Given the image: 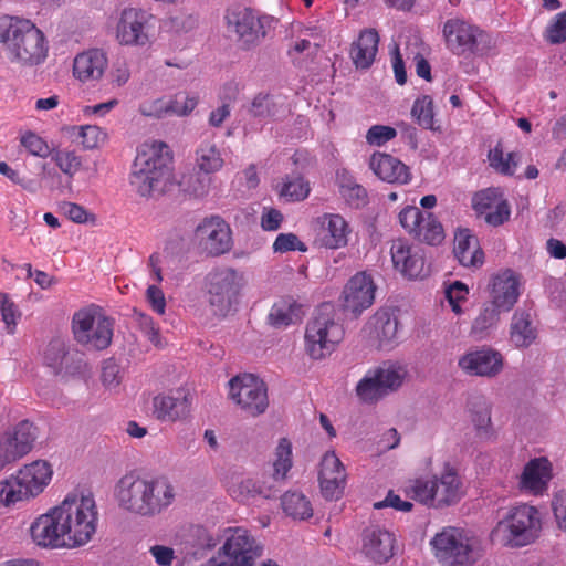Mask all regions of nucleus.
<instances>
[{
	"instance_id": "1",
	"label": "nucleus",
	"mask_w": 566,
	"mask_h": 566,
	"mask_svg": "<svg viewBox=\"0 0 566 566\" xmlns=\"http://www.w3.org/2000/svg\"><path fill=\"white\" fill-rule=\"evenodd\" d=\"M122 509L140 516L151 517L168 509L176 492L165 475H138L129 473L120 478L115 488Z\"/></svg>"
},
{
	"instance_id": "2",
	"label": "nucleus",
	"mask_w": 566,
	"mask_h": 566,
	"mask_svg": "<svg viewBox=\"0 0 566 566\" xmlns=\"http://www.w3.org/2000/svg\"><path fill=\"white\" fill-rule=\"evenodd\" d=\"M172 159L166 143L154 140L143 144L132 166V188L142 197L163 193L172 181Z\"/></svg>"
},
{
	"instance_id": "3",
	"label": "nucleus",
	"mask_w": 566,
	"mask_h": 566,
	"mask_svg": "<svg viewBox=\"0 0 566 566\" xmlns=\"http://www.w3.org/2000/svg\"><path fill=\"white\" fill-rule=\"evenodd\" d=\"M0 42L9 54L8 59L21 66H38L48 57L45 35L30 20L11 18L9 24L1 28Z\"/></svg>"
},
{
	"instance_id": "4",
	"label": "nucleus",
	"mask_w": 566,
	"mask_h": 566,
	"mask_svg": "<svg viewBox=\"0 0 566 566\" xmlns=\"http://www.w3.org/2000/svg\"><path fill=\"white\" fill-rule=\"evenodd\" d=\"M69 548L86 545L97 530L98 511L94 496L72 493L56 506Z\"/></svg>"
},
{
	"instance_id": "5",
	"label": "nucleus",
	"mask_w": 566,
	"mask_h": 566,
	"mask_svg": "<svg viewBox=\"0 0 566 566\" xmlns=\"http://www.w3.org/2000/svg\"><path fill=\"white\" fill-rule=\"evenodd\" d=\"M52 475L53 470L44 460L23 465L15 474L0 482V502L11 506L36 497L49 485Z\"/></svg>"
},
{
	"instance_id": "6",
	"label": "nucleus",
	"mask_w": 566,
	"mask_h": 566,
	"mask_svg": "<svg viewBox=\"0 0 566 566\" xmlns=\"http://www.w3.org/2000/svg\"><path fill=\"white\" fill-rule=\"evenodd\" d=\"M344 336L345 329L335 318L333 306L323 304L306 325L305 352L314 360L324 359L335 352Z\"/></svg>"
},
{
	"instance_id": "7",
	"label": "nucleus",
	"mask_w": 566,
	"mask_h": 566,
	"mask_svg": "<svg viewBox=\"0 0 566 566\" xmlns=\"http://www.w3.org/2000/svg\"><path fill=\"white\" fill-rule=\"evenodd\" d=\"M541 531V517L536 507L521 504L512 507L507 515L497 522L491 536L512 547H522L532 543Z\"/></svg>"
},
{
	"instance_id": "8",
	"label": "nucleus",
	"mask_w": 566,
	"mask_h": 566,
	"mask_svg": "<svg viewBox=\"0 0 566 566\" xmlns=\"http://www.w3.org/2000/svg\"><path fill=\"white\" fill-rule=\"evenodd\" d=\"M447 48L455 55L485 57L493 53L492 36L461 19H449L443 25Z\"/></svg>"
},
{
	"instance_id": "9",
	"label": "nucleus",
	"mask_w": 566,
	"mask_h": 566,
	"mask_svg": "<svg viewBox=\"0 0 566 566\" xmlns=\"http://www.w3.org/2000/svg\"><path fill=\"white\" fill-rule=\"evenodd\" d=\"M474 539L463 528L447 526L430 541L441 566H473L476 562Z\"/></svg>"
},
{
	"instance_id": "10",
	"label": "nucleus",
	"mask_w": 566,
	"mask_h": 566,
	"mask_svg": "<svg viewBox=\"0 0 566 566\" xmlns=\"http://www.w3.org/2000/svg\"><path fill=\"white\" fill-rule=\"evenodd\" d=\"M72 333L80 345L103 350L112 343L113 322L97 306L91 305L73 314Z\"/></svg>"
},
{
	"instance_id": "11",
	"label": "nucleus",
	"mask_w": 566,
	"mask_h": 566,
	"mask_svg": "<svg viewBox=\"0 0 566 566\" xmlns=\"http://www.w3.org/2000/svg\"><path fill=\"white\" fill-rule=\"evenodd\" d=\"M229 398L245 415L256 417L269 407L268 387L258 376L249 373L232 377L229 382Z\"/></svg>"
},
{
	"instance_id": "12",
	"label": "nucleus",
	"mask_w": 566,
	"mask_h": 566,
	"mask_svg": "<svg viewBox=\"0 0 566 566\" xmlns=\"http://www.w3.org/2000/svg\"><path fill=\"white\" fill-rule=\"evenodd\" d=\"M155 17L136 7L124 8L116 18L115 39L124 46L143 48L150 43Z\"/></svg>"
},
{
	"instance_id": "13",
	"label": "nucleus",
	"mask_w": 566,
	"mask_h": 566,
	"mask_svg": "<svg viewBox=\"0 0 566 566\" xmlns=\"http://www.w3.org/2000/svg\"><path fill=\"white\" fill-rule=\"evenodd\" d=\"M224 19L228 29L237 34L238 41L247 49L259 44L273 23L272 17L258 14L247 7L228 9Z\"/></svg>"
},
{
	"instance_id": "14",
	"label": "nucleus",
	"mask_w": 566,
	"mask_h": 566,
	"mask_svg": "<svg viewBox=\"0 0 566 566\" xmlns=\"http://www.w3.org/2000/svg\"><path fill=\"white\" fill-rule=\"evenodd\" d=\"M241 276L231 268L209 273L207 277L208 303L216 315L226 316L238 303Z\"/></svg>"
},
{
	"instance_id": "15",
	"label": "nucleus",
	"mask_w": 566,
	"mask_h": 566,
	"mask_svg": "<svg viewBox=\"0 0 566 566\" xmlns=\"http://www.w3.org/2000/svg\"><path fill=\"white\" fill-rule=\"evenodd\" d=\"M399 223L415 240L428 245L443 242L444 229L438 218L415 206L405 207L398 214Z\"/></svg>"
},
{
	"instance_id": "16",
	"label": "nucleus",
	"mask_w": 566,
	"mask_h": 566,
	"mask_svg": "<svg viewBox=\"0 0 566 566\" xmlns=\"http://www.w3.org/2000/svg\"><path fill=\"white\" fill-rule=\"evenodd\" d=\"M405 376V369L394 365L370 369L357 384L356 394L364 402H375L397 390L402 385Z\"/></svg>"
},
{
	"instance_id": "17",
	"label": "nucleus",
	"mask_w": 566,
	"mask_h": 566,
	"mask_svg": "<svg viewBox=\"0 0 566 566\" xmlns=\"http://www.w3.org/2000/svg\"><path fill=\"white\" fill-rule=\"evenodd\" d=\"M193 240L199 249L209 256L226 254L233 245L232 230L220 216L203 218L195 229Z\"/></svg>"
},
{
	"instance_id": "18",
	"label": "nucleus",
	"mask_w": 566,
	"mask_h": 566,
	"mask_svg": "<svg viewBox=\"0 0 566 566\" xmlns=\"http://www.w3.org/2000/svg\"><path fill=\"white\" fill-rule=\"evenodd\" d=\"M191 411L189 391L182 387L155 395L151 399V416L161 423L186 420Z\"/></svg>"
},
{
	"instance_id": "19",
	"label": "nucleus",
	"mask_w": 566,
	"mask_h": 566,
	"mask_svg": "<svg viewBox=\"0 0 566 566\" xmlns=\"http://www.w3.org/2000/svg\"><path fill=\"white\" fill-rule=\"evenodd\" d=\"M376 285L370 274L357 272L346 283L343 291V306L355 316L370 307L375 301Z\"/></svg>"
},
{
	"instance_id": "20",
	"label": "nucleus",
	"mask_w": 566,
	"mask_h": 566,
	"mask_svg": "<svg viewBox=\"0 0 566 566\" xmlns=\"http://www.w3.org/2000/svg\"><path fill=\"white\" fill-rule=\"evenodd\" d=\"M521 295V277L511 269H504L491 279L490 302L501 312H510Z\"/></svg>"
},
{
	"instance_id": "21",
	"label": "nucleus",
	"mask_w": 566,
	"mask_h": 566,
	"mask_svg": "<svg viewBox=\"0 0 566 566\" xmlns=\"http://www.w3.org/2000/svg\"><path fill=\"white\" fill-rule=\"evenodd\" d=\"M503 356L491 347H481L465 353L459 358L458 365L470 376L492 378L503 369Z\"/></svg>"
},
{
	"instance_id": "22",
	"label": "nucleus",
	"mask_w": 566,
	"mask_h": 566,
	"mask_svg": "<svg viewBox=\"0 0 566 566\" xmlns=\"http://www.w3.org/2000/svg\"><path fill=\"white\" fill-rule=\"evenodd\" d=\"M59 517L57 507L40 515L30 526L32 541L41 547L69 548L64 531Z\"/></svg>"
},
{
	"instance_id": "23",
	"label": "nucleus",
	"mask_w": 566,
	"mask_h": 566,
	"mask_svg": "<svg viewBox=\"0 0 566 566\" xmlns=\"http://www.w3.org/2000/svg\"><path fill=\"white\" fill-rule=\"evenodd\" d=\"M346 470L334 451L326 452L321 461L318 481L326 500L339 499L346 485Z\"/></svg>"
},
{
	"instance_id": "24",
	"label": "nucleus",
	"mask_w": 566,
	"mask_h": 566,
	"mask_svg": "<svg viewBox=\"0 0 566 566\" xmlns=\"http://www.w3.org/2000/svg\"><path fill=\"white\" fill-rule=\"evenodd\" d=\"M390 254L394 268L405 277L419 279L426 275L424 256L420 249L398 239L392 241Z\"/></svg>"
},
{
	"instance_id": "25",
	"label": "nucleus",
	"mask_w": 566,
	"mask_h": 566,
	"mask_svg": "<svg viewBox=\"0 0 566 566\" xmlns=\"http://www.w3.org/2000/svg\"><path fill=\"white\" fill-rule=\"evenodd\" d=\"M553 478V467L545 457L531 459L518 478V488L522 492L532 495H543Z\"/></svg>"
},
{
	"instance_id": "26",
	"label": "nucleus",
	"mask_w": 566,
	"mask_h": 566,
	"mask_svg": "<svg viewBox=\"0 0 566 566\" xmlns=\"http://www.w3.org/2000/svg\"><path fill=\"white\" fill-rule=\"evenodd\" d=\"M316 222V239L321 247L336 250L347 245L350 228L344 217L338 213H324Z\"/></svg>"
},
{
	"instance_id": "27",
	"label": "nucleus",
	"mask_w": 566,
	"mask_h": 566,
	"mask_svg": "<svg viewBox=\"0 0 566 566\" xmlns=\"http://www.w3.org/2000/svg\"><path fill=\"white\" fill-rule=\"evenodd\" d=\"M108 65L106 53L101 49H90L78 53L73 61V75L82 83L99 81Z\"/></svg>"
},
{
	"instance_id": "28",
	"label": "nucleus",
	"mask_w": 566,
	"mask_h": 566,
	"mask_svg": "<svg viewBox=\"0 0 566 566\" xmlns=\"http://www.w3.org/2000/svg\"><path fill=\"white\" fill-rule=\"evenodd\" d=\"M369 167L380 180L389 184L406 185L411 180L409 167L389 154H373Z\"/></svg>"
},
{
	"instance_id": "29",
	"label": "nucleus",
	"mask_w": 566,
	"mask_h": 566,
	"mask_svg": "<svg viewBox=\"0 0 566 566\" xmlns=\"http://www.w3.org/2000/svg\"><path fill=\"white\" fill-rule=\"evenodd\" d=\"M395 537L382 528H367L363 537V553L373 562L384 564L394 556Z\"/></svg>"
},
{
	"instance_id": "30",
	"label": "nucleus",
	"mask_w": 566,
	"mask_h": 566,
	"mask_svg": "<svg viewBox=\"0 0 566 566\" xmlns=\"http://www.w3.org/2000/svg\"><path fill=\"white\" fill-rule=\"evenodd\" d=\"M461 488L462 482L457 470L447 462L441 474L434 475L436 509L459 502L462 496Z\"/></svg>"
},
{
	"instance_id": "31",
	"label": "nucleus",
	"mask_w": 566,
	"mask_h": 566,
	"mask_svg": "<svg viewBox=\"0 0 566 566\" xmlns=\"http://www.w3.org/2000/svg\"><path fill=\"white\" fill-rule=\"evenodd\" d=\"M453 253L463 266H481L484 263V252L479 239L469 229H459L454 235Z\"/></svg>"
},
{
	"instance_id": "32",
	"label": "nucleus",
	"mask_w": 566,
	"mask_h": 566,
	"mask_svg": "<svg viewBox=\"0 0 566 566\" xmlns=\"http://www.w3.org/2000/svg\"><path fill=\"white\" fill-rule=\"evenodd\" d=\"M232 499L241 503H248L258 497L270 499L276 493L275 485L254 476L242 478L229 489Z\"/></svg>"
},
{
	"instance_id": "33",
	"label": "nucleus",
	"mask_w": 566,
	"mask_h": 566,
	"mask_svg": "<svg viewBox=\"0 0 566 566\" xmlns=\"http://www.w3.org/2000/svg\"><path fill=\"white\" fill-rule=\"evenodd\" d=\"M379 34L375 29L360 32L358 39L350 46V59L357 69H368L375 61L378 52Z\"/></svg>"
},
{
	"instance_id": "34",
	"label": "nucleus",
	"mask_w": 566,
	"mask_h": 566,
	"mask_svg": "<svg viewBox=\"0 0 566 566\" xmlns=\"http://www.w3.org/2000/svg\"><path fill=\"white\" fill-rule=\"evenodd\" d=\"M77 352H70L66 343L61 338L51 339L43 350V363L50 367L54 374L62 371L70 373L74 367V357Z\"/></svg>"
},
{
	"instance_id": "35",
	"label": "nucleus",
	"mask_w": 566,
	"mask_h": 566,
	"mask_svg": "<svg viewBox=\"0 0 566 566\" xmlns=\"http://www.w3.org/2000/svg\"><path fill=\"white\" fill-rule=\"evenodd\" d=\"M538 335L537 326L530 313L516 311L510 324V340L516 348H527L535 343Z\"/></svg>"
},
{
	"instance_id": "36",
	"label": "nucleus",
	"mask_w": 566,
	"mask_h": 566,
	"mask_svg": "<svg viewBox=\"0 0 566 566\" xmlns=\"http://www.w3.org/2000/svg\"><path fill=\"white\" fill-rule=\"evenodd\" d=\"M302 306L292 297L275 302L269 313V322L276 328L286 327L302 319Z\"/></svg>"
},
{
	"instance_id": "37",
	"label": "nucleus",
	"mask_w": 566,
	"mask_h": 566,
	"mask_svg": "<svg viewBox=\"0 0 566 566\" xmlns=\"http://www.w3.org/2000/svg\"><path fill=\"white\" fill-rule=\"evenodd\" d=\"M3 437L8 439L11 448L21 459L32 450L36 438V428L32 422L23 420L12 431L6 432Z\"/></svg>"
},
{
	"instance_id": "38",
	"label": "nucleus",
	"mask_w": 566,
	"mask_h": 566,
	"mask_svg": "<svg viewBox=\"0 0 566 566\" xmlns=\"http://www.w3.org/2000/svg\"><path fill=\"white\" fill-rule=\"evenodd\" d=\"M337 185L340 196L350 207L361 208L368 203L367 190L347 170L337 172Z\"/></svg>"
},
{
	"instance_id": "39",
	"label": "nucleus",
	"mask_w": 566,
	"mask_h": 566,
	"mask_svg": "<svg viewBox=\"0 0 566 566\" xmlns=\"http://www.w3.org/2000/svg\"><path fill=\"white\" fill-rule=\"evenodd\" d=\"M224 165L220 149L212 140H202L196 150V167L202 174H214Z\"/></svg>"
},
{
	"instance_id": "40",
	"label": "nucleus",
	"mask_w": 566,
	"mask_h": 566,
	"mask_svg": "<svg viewBox=\"0 0 566 566\" xmlns=\"http://www.w3.org/2000/svg\"><path fill=\"white\" fill-rule=\"evenodd\" d=\"M373 325L380 347H390L397 337L398 319L389 310L377 311L373 317Z\"/></svg>"
},
{
	"instance_id": "41",
	"label": "nucleus",
	"mask_w": 566,
	"mask_h": 566,
	"mask_svg": "<svg viewBox=\"0 0 566 566\" xmlns=\"http://www.w3.org/2000/svg\"><path fill=\"white\" fill-rule=\"evenodd\" d=\"M405 493L423 505L436 507L434 475L431 479L421 476L409 480L405 485Z\"/></svg>"
},
{
	"instance_id": "42",
	"label": "nucleus",
	"mask_w": 566,
	"mask_h": 566,
	"mask_svg": "<svg viewBox=\"0 0 566 566\" xmlns=\"http://www.w3.org/2000/svg\"><path fill=\"white\" fill-rule=\"evenodd\" d=\"M502 312L486 303L472 323L471 336L476 340L485 339L497 325Z\"/></svg>"
},
{
	"instance_id": "43",
	"label": "nucleus",
	"mask_w": 566,
	"mask_h": 566,
	"mask_svg": "<svg viewBox=\"0 0 566 566\" xmlns=\"http://www.w3.org/2000/svg\"><path fill=\"white\" fill-rule=\"evenodd\" d=\"M284 513L294 520H307L313 515L310 500L300 492H286L281 499Z\"/></svg>"
},
{
	"instance_id": "44",
	"label": "nucleus",
	"mask_w": 566,
	"mask_h": 566,
	"mask_svg": "<svg viewBox=\"0 0 566 566\" xmlns=\"http://www.w3.org/2000/svg\"><path fill=\"white\" fill-rule=\"evenodd\" d=\"M471 420L480 434L491 433V406L483 397H474L470 401Z\"/></svg>"
},
{
	"instance_id": "45",
	"label": "nucleus",
	"mask_w": 566,
	"mask_h": 566,
	"mask_svg": "<svg viewBox=\"0 0 566 566\" xmlns=\"http://www.w3.org/2000/svg\"><path fill=\"white\" fill-rule=\"evenodd\" d=\"M292 461V443L289 439L282 438L275 450V460L273 462V482L283 481L287 472L291 470Z\"/></svg>"
},
{
	"instance_id": "46",
	"label": "nucleus",
	"mask_w": 566,
	"mask_h": 566,
	"mask_svg": "<svg viewBox=\"0 0 566 566\" xmlns=\"http://www.w3.org/2000/svg\"><path fill=\"white\" fill-rule=\"evenodd\" d=\"M507 202L497 188H486L474 193L472 208L479 214L486 217L488 212L494 210L500 203Z\"/></svg>"
},
{
	"instance_id": "47",
	"label": "nucleus",
	"mask_w": 566,
	"mask_h": 566,
	"mask_svg": "<svg viewBox=\"0 0 566 566\" xmlns=\"http://www.w3.org/2000/svg\"><path fill=\"white\" fill-rule=\"evenodd\" d=\"M490 166L499 174L513 176L517 167L518 155L516 153L504 154L501 143L489 151Z\"/></svg>"
},
{
	"instance_id": "48",
	"label": "nucleus",
	"mask_w": 566,
	"mask_h": 566,
	"mask_svg": "<svg viewBox=\"0 0 566 566\" xmlns=\"http://www.w3.org/2000/svg\"><path fill=\"white\" fill-rule=\"evenodd\" d=\"M411 116L419 126L432 129L434 125L433 101L429 95L418 97L412 105Z\"/></svg>"
},
{
	"instance_id": "49",
	"label": "nucleus",
	"mask_w": 566,
	"mask_h": 566,
	"mask_svg": "<svg viewBox=\"0 0 566 566\" xmlns=\"http://www.w3.org/2000/svg\"><path fill=\"white\" fill-rule=\"evenodd\" d=\"M310 185L301 176L286 177L280 189V196L287 201H301L307 198Z\"/></svg>"
},
{
	"instance_id": "50",
	"label": "nucleus",
	"mask_w": 566,
	"mask_h": 566,
	"mask_svg": "<svg viewBox=\"0 0 566 566\" xmlns=\"http://www.w3.org/2000/svg\"><path fill=\"white\" fill-rule=\"evenodd\" d=\"M0 314L8 334L13 335L17 329L21 312L9 294L0 292Z\"/></svg>"
},
{
	"instance_id": "51",
	"label": "nucleus",
	"mask_w": 566,
	"mask_h": 566,
	"mask_svg": "<svg viewBox=\"0 0 566 566\" xmlns=\"http://www.w3.org/2000/svg\"><path fill=\"white\" fill-rule=\"evenodd\" d=\"M169 116H187L198 104V97L179 92L166 97Z\"/></svg>"
},
{
	"instance_id": "52",
	"label": "nucleus",
	"mask_w": 566,
	"mask_h": 566,
	"mask_svg": "<svg viewBox=\"0 0 566 566\" xmlns=\"http://www.w3.org/2000/svg\"><path fill=\"white\" fill-rule=\"evenodd\" d=\"M52 161L70 178H72L82 166L81 158L75 151L59 149L51 154Z\"/></svg>"
},
{
	"instance_id": "53",
	"label": "nucleus",
	"mask_w": 566,
	"mask_h": 566,
	"mask_svg": "<svg viewBox=\"0 0 566 566\" xmlns=\"http://www.w3.org/2000/svg\"><path fill=\"white\" fill-rule=\"evenodd\" d=\"M249 113L254 117L268 118L276 115V103L270 94L259 93L252 99Z\"/></svg>"
},
{
	"instance_id": "54",
	"label": "nucleus",
	"mask_w": 566,
	"mask_h": 566,
	"mask_svg": "<svg viewBox=\"0 0 566 566\" xmlns=\"http://www.w3.org/2000/svg\"><path fill=\"white\" fill-rule=\"evenodd\" d=\"M20 143L32 156L45 158L51 154L48 143L34 132H25Z\"/></svg>"
},
{
	"instance_id": "55",
	"label": "nucleus",
	"mask_w": 566,
	"mask_h": 566,
	"mask_svg": "<svg viewBox=\"0 0 566 566\" xmlns=\"http://www.w3.org/2000/svg\"><path fill=\"white\" fill-rule=\"evenodd\" d=\"M78 138L84 148L94 149L104 143L106 135L98 126L84 125L78 127Z\"/></svg>"
},
{
	"instance_id": "56",
	"label": "nucleus",
	"mask_w": 566,
	"mask_h": 566,
	"mask_svg": "<svg viewBox=\"0 0 566 566\" xmlns=\"http://www.w3.org/2000/svg\"><path fill=\"white\" fill-rule=\"evenodd\" d=\"M166 96L146 99L139 104L138 111L143 116L164 118L169 116Z\"/></svg>"
},
{
	"instance_id": "57",
	"label": "nucleus",
	"mask_w": 566,
	"mask_h": 566,
	"mask_svg": "<svg viewBox=\"0 0 566 566\" xmlns=\"http://www.w3.org/2000/svg\"><path fill=\"white\" fill-rule=\"evenodd\" d=\"M397 136V132L391 126L386 125H374L366 134V142L371 146H382L387 142L394 139Z\"/></svg>"
},
{
	"instance_id": "58",
	"label": "nucleus",
	"mask_w": 566,
	"mask_h": 566,
	"mask_svg": "<svg viewBox=\"0 0 566 566\" xmlns=\"http://www.w3.org/2000/svg\"><path fill=\"white\" fill-rule=\"evenodd\" d=\"M546 40L553 44L566 41V11L556 14L552 23L547 27Z\"/></svg>"
},
{
	"instance_id": "59",
	"label": "nucleus",
	"mask_w": 566,
	"mask_h": 566,
	"mask_svg": "<svg viewBox=\"0 0 566 566\" xmlns=\"http://www.w3.org/2000/svg\"><path fill=\"white\" fill-rule=\"evenodd\" d=\"M273 250L281 253L287 251L305 252L307 247L294 233H280L273 243Z\"/></svg>"
},
{
	"instance_id": "60",
	"label": "nucleus",
	"mask_w": 566,
	"mask_h": 566,
	"mask_svg": "<svg viewBox=\"0 0 566 566\" xmlns=\"http://www.w3.org/2000/svg\"><path fill=\"white\" fill-rule=\"evenodd\" d=\"M59 209L65 217L75 223H86L88 221L90 213L81 205L63 201L60 203Z\"/></svg>"
},
{
	"instance_id": "61",
	"label": "nucleus",
	"mask_w": 566,
	"mask_h": 566,
	"mask_svg": "<svg viewBox=\"0 0 566 566\" xmlns=\"http://www.w3.org/2000/svg\"><path fill=\"white\" fill-rule=\"evenodd\" d=\"M101 379L106 388H116L120 384L119 366L113 359L103 363Z\"/></svg>"
},
{
	"instance_id": "62",
	"label": "nucleus",
	"mask_w": 566,
	"mask_h": 566,
	"mask_svg": "<svg viewBox=\"0 0 566 566\" xmlns=\"http://www.w3.org/2000/svg\"><path fill=\"white\" fill-rule=\"evenodd\" d=\"M468 293H469V290H468L467 285L460 281L453 282L446 290V297L448 298L453 312H455V313L461 312L459 302L465 300Z\"/></svg>"
},
{
	"instance_id": "63",
	"label": "nucleus",
	"mask_w": 566,
	"mask_h": 566,
	"mask_svg": "<svg viewBox=\"0 0 566 566\" xmlns=\"http://www.w3.org/2000/svg\"><path fill=\"white\" fill-rule=\"evenodd\" d=\"M384 507H392L400 512H410L413 507V504L409 501L401 500V497L394 493V491H389L382 501L374 503V509L376 510Z\"/></svg>"
},
{
	"instance_id": "64",
	"label": "nucleus",
	"mask_w": 566,
	"mask_h": 566,
	"mask_svg": "<svg viewBox=\"0 0 566 566\" xmlns=\"http://www.w3.org/2000/svg\"><path fill=\"white\" fill-rule=\"evenodd\" d=\"M146 298L154 312L159 315L165 314L166 298L160 287L156 284L149 285L146 291Z\"/></svg>"
}]
</instances>
